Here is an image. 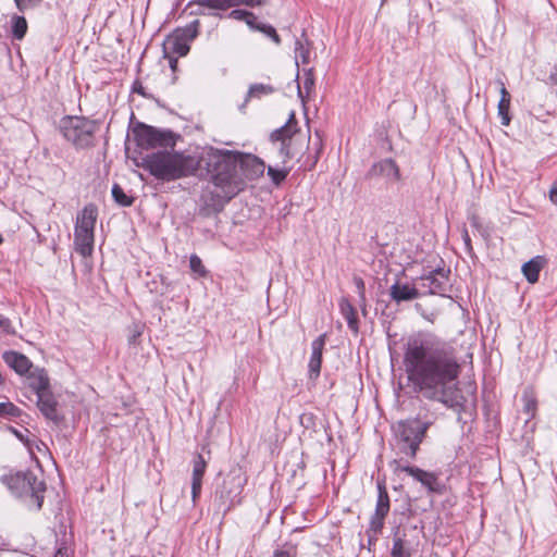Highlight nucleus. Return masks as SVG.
Instances as JSON below:
<instances>
[{"label": "nucleus", "mask_w": 557, "mask_h": 557, "mask_svg": "<svg viewBox=\"0 0 557 557\" xmlns=\"http://www.w3.org/2000/svg\"><path fill=\"white\" fill-rule=\"evenodd\" d=\"M200 5H206L210 12L226 11L231 8L230 0H197Z\"/></svg>", "instance_id": "32"}, {"label": "nucleus", "mask_w": 557, "mask_h": 557, "mask_svg": "<svg viewBox=\"0 0 557 557\" xmlns=\"http://www.w3.org/2000/svg\"><path fill=\"white\" fill-rule=\"evenodd\" d=\"M189 267L193 272L197 273L200 276L206 275V269L202 264L201 259L197 255H191L189 258Z\"/></svg>", "instance_id": "38"}, {"label": "nucleus", "mask_w": 557, "mask_h": 557, "mask_svg": "<svg viewBox=\"0 0 557 557\" xmlns=\"http://www.w3.org/2000/svg\"><path fill=\"white\" fill-rule=\"evenodd\" d=\"M542 267V257H535L522 265V273L529 283L534 284L539 281Z\"/></svg>", "instance_id": "26"}, {"label": "nucleus", "mask_w": 557, "mask_h": 557, "mask_svg": "<svg viewBox=\"0 0 557 557\" xmlns=\"http://www.w3.org/2000/svg\"><path fill=\"white\" fill-rule=\"evenodd\" d=\"M112 197L116 203L122 207H129L134 202V198L125 194L119 184H114L111 190Z\"/></svg>", "instance_id": "28"}, {"label": "nucleus", "mask_w": 557, "mask_h": 557, "mask_svg": "<svg viewBox=\"0 0 557 557\" xmlns=\"http://www.w3.org/2000/svg\"><path fill=\"white\" fill-rule=\"evenodd\" d=\"M244 22L252 30H258L259 26L261 24L260 22L257 21V16L252 12H249V15H247V17Z\"/></svg>", "instance_id": "45"}, {"label": "nucleus", "mask_w": 557, "mask_h": 557, "mask_svg": "<svg viewBox=\"0 0 557 557\" xmlns=\"http://www.w3.org/2000/svg\"><path fill=\"white\" fill-rule=\"evenodd\" d=\"M133 134L137 146L146 150L154 148L173 150L181 138V135L170 129H160L144 123H138L133 128Z\"/></svg>", "instance_id": "7"}, {"label": "nucleus", "mask_w": 557, "mask_h": 557, "mask_svg": "<svg viewBox=\"0 0 557 557\" xmlns=\"http://www.w3.org/2000/svg\"><path fill=\"white\" fill-rule=\"evenodd\" d=\"M250 11L242 10V9H235L230 12L228 17L236 20V21H245L247 15H249Z\"/></svg>", "instance_id": "44"}, {"label": "nucleus", "mask_w": 557, "mask_h": 557, "mask_svg": "<svg viewBox=\"0 0 557 557\" xmlns=\"http://www.w3.org/2000/svg\"><path fill=\"white\" fill-rule=\"evenodd\" d=\"M0 329L5 331L9 334H14V330L12 329V324L9 318L4 317L0 313Z\"/></svg>", "instance_id": "46"}, {"label": "nucleus", "mask_w": 557, "mask_h": 557, "mask_svg": "<svg viewBox=\"0 0 557 557\" xmlns=\"http://www.w3.org/2000/svg\"><path fill=\"white\" fill-rule=\"evenodd\" d=\"M58 128L63 138L79 150L95 146L99 125L85 116L66 115L60 120Z\"/></svg>", "instance_id": "6"}, {"label": "nucleus", "mask_w": 557, "mask_h": 557, "mask_svg": "<svg viewBox=\"0 0 557 557\" xmlns=\"http://www.w3.org/2000/svg\"><path fill=\"white\" fill-rule=\"evenodd\" d=\"M450 269L436 268L426 274H422L418 280L421 282L420 287L424 289V294L447 296L451 290Z\"/></svg>", "instance_id": "9"}, {"label": "nucleus", "mask_w": 557, "mask_h": 557, "mask_svg": "<svg viewBox=\"0 0 557 557\" xmlns=\"http://www.w3.org/2000/svg\"><path fill=\"white\" fill-rule=\"evenodd\" d=\"M309 54H310L309 49L307 47H305V45L302 44V41L300 39H297L295 42L296 62H298V60H301L302 63H305V64L308 63Z\"/></svg>", "instance_id": "35"}, {"label": "nucleus", "mask_w": 557, "mask_h": 557, "mask_svg": "<svg viewBox=\"0 0 557 557\" xmlns=\"http://www.w3.org/2000/svg\"><path fill=\"white\" fill-rule=\"evenodd\" d=\"M354 283L357 287L360 301L364 302L366 301V284H364L363 280L359 276H355Z\"/></svg>", "instance_id": "43"}, {"label": "nucleus", "mask_w": 557, "mask_h": 557, "mask_svg": "<svg viewBox=\"0 0 557 557\" xmlns=\"http://www.w3.org/2000/svg\"><path fill=\"white\" fill-rule=\"evenodd\" d=\"M404 364L413 391L460 413L466 398L458 388L461 364L456 348L430 333L407 341Z\"/></svg>", "instance_id": "1"}, {"label": "nucleus", "mask_w": 557, "mask_h": 557, "mask_svg": "<svg viewBox=\"0 0 557 557\" xmlns=\"http://www.w3.org/2000/svg\"><path fill=\"white\" fill-rule=\"evenodd\" d=\"M199 26V20H195L183 28H176L174 33H176L189 44L198 36Z\"/></svg>", "instance_id": "27"}, {"label": "nucleus", "mask_w": 557, "mask_h": 557, "mask_svg": "<svg viewBox=\"0 0 557 557\" xmlns=\"http://www.w3.org/2000/svg\"><path fill=\"white\" fill-rule=\"evenodd\" d=\"M190 10V15H211V16H218L219 14L215 12H206V5H200L197 3V0H191L187 3L185 10Z\"/></svg>", "instance_id": "36"}, {"label": "nucleus", "mask_w": 557, "mask_h": 557, "mask_svg": "<svg viewBox=\"0 0 557 557\" xmlns=\"http://www.w3.org/2000/svg\"><path fill=\"white\" fill-rule=\"evenodd\" d=\"M98 211L96 206L87 205L79 212L76 219L75 230L74 231H86L94 232L95 225L97 221Z\"/></svg>", "instance_id": "21"}, {"label": "nucleus", "mask_w": 557, "mask_h": 557, "mask_svg": "<svg viewBox=\"0 0 557 557\" xmlns=\"http://www.w3.org/2000/svg\"><path fill=\"white\" fill-rule=\"evenodd\" d=\"M140 334H141V332H140L138 329H136V330L132 333V335H129V337H128V343H129V344H136L137 338L140 336Z\"/></svg>", "instance_id": "51"}, {"label": "nucleus", "mask_w": 557, "mask_h": 557, "mask_svg": "<svg viewBox=\"0 0 557 557\" xmlns=\"http://www.w3.org/2000/svg\"><path fill=\"white\" fill-rule=\"evenodd\" d=\"M258 32L264 34L265 36L270 37L276 45L281 44V38L278 34L276 33L275 28L270 24L261 23L259 26Z\"/></svg>", "instance_id": "37"}, {"label": "nucleus", "mask_w": 557, "mask_h": 557, "mask_svg": "<svg viewBox=\"0 0 557 557\" xmlns=\"http://www.w3.org/2000/svg\"><path fill=\"white\" fill-rule=\"evenodd\" d=\"M207 462L203 457L198 454L193 461V476H191V497L194 503L199 497L202 485V478L205 475Z\"/></svg>", "instance_id": "20"}, {"label": "nucleus", "mask_w": 557, "mask_h": 557, "mask_svg": "<svg viewBox=\"0 0 557 557\" xmlns=\"http://www.w3.org/2000/svg\"><path fill=\"white\" fill-rule=\"evenodd\" d=\"M189 44L174 32L165 39L163 44L165 55L173 54L177 57H185L189 52Z\"/></svg>", "instance_id": "22"}, {"label": "nucleus", "mask_w": 557, "mask_h": 557, "mask_svg": "<svg viewBox=\"0 0 557 557\" xmlns=\"http://www.w3.org/2000/svg\"><path fill=\"white\" fill-rule=\"evenodd\" d=\"M3 239H2V236L0 235V245L2 244Z\"/></svg>", "instance_id": "54"}, {"label": "nucleus", "mask_w": 557, "mask_h": 557, "mask_svg": "<svg viewBox=\"0 0 557 557\" xmlns=\"http://www.w3.org/2000/svg\"><path fill=\"white\" fill-rule=\"evenodd\" d=\"M523 411L528 414L529 419L533 418L536 411V399L533 392L525 389L522 395Z\"/></svg>", "instance_id": "29"}, {"label": "nucleus", "mask_w": 557, "mask_h": 557, "mask_svg": "<svg viewBox=\"0 0 557 557\" xmlns=\"http://www.w3.org/2000/svg\"><path fill=\"white\" fill-rule=\"evenodd\" d=\"M25 379L27 387L30 388L35 395L51 387L49 375L44 368L34 367L30 372L25 375Z\"/></svg>", "instance_id": "18"}, {"label": "nucleus", "mask_w": 557, "mask_h": 557, "mask_svg": "<svg viewBox=\"0 0 557 557\" xmlns=\"http://www.w3.org/2000/svg\"><path fill=\"white\" fill-rule=\"evenodd\" d=\"M57 557H63V553H62L61 550H59V552L57 553Z\"/></svg>", "instance_id": "53"}, {"label": "nucleus", "mask_w": 557, "mask_h": 557, "mask_svg": "<svg viewBox=\"0 0 557 557\" xmlns=\"http://www.w3.org/2000/svg\"><path fill=\"white\" fill-rule=\"evenodd\" d=\"M462 238H463L465 246H466L468 252H471L472 251V245H471V239H470V236H469L467 230L463 231Z\"/></svg>", "instance_id": "50"}, {"label": "nucleus", "mask_w": 557, "mask_h": 557, "mask_svg": "<svg viewBox=\"0 0 557 557\" xmlns=\"http://www.w3.org/2000/svg\"><path fill=\"white\" fill-rule=\"evenodd\" d=\"M42 0H14L18 11L24 12L28 9L38 7Z\"/></svg>", "instance_id": "40"}, {"label": "nucleus", "mask_w": 557, "mask_h": 557, "mask_svg": "<svg viewBox=\"0 0 557 557\" xmlns=\"http://www.w3.org/2000/svg\"><path fill=\"white\" fill-rule=\"evenodd\" d=\"M238 171L244 181V187L248 181H256L261 177L265 170V163L259 157L251 153L236 151Z\"/></svg>", "instance_id": "11"}, {"label": "nucleus", "mask_w": 557, "mask_h": 557, "mask_svg": "<svg viewBox=\"0 0 557 557\" xmlns=\"http://www.w3.org/2000/svg\"><path fill=\"white\" fill-rule=\"evenodd\" d=\"M145 169L158 180L171 182L194 175L201 166L200 157L178 151H158L144 158Z\"/></svg>", "instance_id": "3"}, {"label": "nucleus", "mask_w": 557, "mask_h": 557, "mask_svg": "<svg viewBox=\"0 0 557 557\" xmlns=\"http://www.w3.org/2000/svg\"><path fill=\"white\" fill-rule=\"evenodd\" d=\"M431 425H433V420L422 419L420 416L394 423L393 431L400 451L414 459Z\"/></svg>", "instance_id": "4"}, {"label": "nucleus", "mask_w": 557, "mask_h": 557, "mask_svg": "<svg viewBox=\"0 0 557 557\" xmlns=\"http://www.w3.org/2000/svg\"><path fill=\"white\" fill-rule=\"evenodd\" d=\"M389 511V496L385 485L377 483V500L374 515L370 521V528L373 532L379 533L383 529L384 519Z\"/></svg>", "instance_id": "15"}, {"label": "nucleus", "mask_w": 557, "mask_h": 557, "mask_svg": "<svg viewBox=\"0 0 557 557\" xmlns=\"http://www.w3.org/2000/svg\"><path fill=\"white\" fill-rule=\"evenodd\" d=\"M36 405L47 420L53 422L55 425L61 423L63 417L59 413V403L51 387L36 394Z\"/></svg>", "instance_id": "13"}, {"label": "nucleus", "mask_w": 557, "mask_h": 557, "mask_svg": "<svg viewBox=\"0 0 557 557\" xmlns=\"http://www.w3.org/2000/svg\"><path fill=\"white\" fill-rule=\"evenodd\" d=\"M314 87V78L312 76L311 70L306 74V77L304 79V88L306 89L307 94L311 92V90Z\"/></svg>", "instance_id": "47"}, {"label": "nucleus", "mask_w": 557, "mask_h": 557, "mask_svg": "<svg viewBox=\"0 0 557 557\" xmlns=\"http://www.w3.org/2000/svg\"><path fill=\"white\" fill-rule=\"evenodd\" d=\"M274 92V88L268 84H252L249 87L247 97L248 98H260L262 96L271 95Z\"/></svg>", "instance_id": "33"}, {"label": "nucleus", "mask_w": 557, "mask_h": 557, "mask_svg": "<svg viewBox=\"0 0 557 557\" xmlns=\"http://www.w3.org/2000/svg\"><path fill=\"white\" fill-rule=\"evenodd\" d=\"M243 487L244 481L239 475L228 473L224 478L222 485L215 491V497L220 499L225 511L239 504Z\"/></svg>", "instance_id": "10"}, {"label": "nucleus", "mask_w": 557, "mask_h": 557, "mask_svg": "<svg viewBox=\"0 0 557 557\" xmlns=\"http://www.w3.org/2000/svg\"><path fill=\"white\" fill-rule=\"evenodd\" d=\"M3 361L12 369L15 373L21 376H25L34 368L33 362L27 356L15 350H8L2 354Z\"/></svg>", "instance_id": "17"}, {"label": "nucleus", "mask_w": 557, "mask_h": 557, "mask_svg": "<svg viewBox=\"0 0 557 557\" xmlns=\"http://www.w3.org/2000/svg\"><path fill=\"white\" fill-rule=\"evenodd\" d=\"M164 58H166L169 60V65H170L171 70L173 72H175L176 67H177V62H178L177 58L173 54H168V55L164 54Z\"/></svg>", "instance_id": "49"}, {"label": "nucleus", "mask_w": 557, "mask_h": 557, "mask_svg": "<svg viewBox=\"0 0 557 557\" xmlns=\"http://www.w3.org/2000/svg\"><path fill=\"white\" fill-rule=\"evenodd\" d=\"M289 172H290V168L276 169V168L269 165L267 174L270 177L271 182L274 185L278 186L286 180Z\"/></svg>", "instance_id": "30"}, {"label": "nucleus", "mask_w": 557, "mask_h": 557, "mask_svg": "<svg viewBox=\"0 0 557 557\" xmlns=\"http://www.w3.org/2000/svg\"><path fill=\"white\" fill-rule=\"evenodd\" d=\"M20 410L16 406H14L12 403H0V416H10V417H16L18 414Z\"/></svg>", "instance_id": "39"}, {"label": "nucleus", "mask_w": 557, "mask_h": 557, "mask_svg": "<svg viewBox=\"0 0 557 557\" xmlns=\"http://www.w3.org/2000/svg\"><path fill=\"white\" fill-rule=\"evenodd\" d=\"M392 557H410L411 550L401 537H395L391 552Z\"/></svg>", "instance_id": "31"}, {"label": "nucleus", "mask_w": 557, "mask_h": 557, "mask_svg": "<svg viewBox=\"0 0 557 557\" xmlns=\"http://www.w3.org/2000/svg\"><path fill=\"white\" fill-rule=\"evenodd\" d=\"M550 81L557 85V73H552L549 76Z\"/></svg>", "instance_id": "52"}, {"label": "nucleus", "mask_w": 557, "mask_h": 557, "mask_svg": "<svg viewBox=\"0 0 557 557\" xmlns=\"http://www.w3.org/2000/svg\"><path fill=\"white\" fill-rule=\"evenodd\" d=\"M267 0H230L231 8L246 5L250 8L260 7L265 3Z\"/></svg>", "instance_id": "41"}, {"label": "nucleus", "mask_w": 557, "mask_h": 557, "mask_svg": "<svg viewBox=\"0 0 557 557\" xmlns=\"http://www.w3.org/2000/svg\"><path fill=\"white\" fill-rule=\"evenodd\" d=\"M298 133L297 121L294 112H290L287 122L280 128L273 131L270 139L273 143L280 141L278 153L282 163L285 164L298 154L294 148V136Z\"/></svg>", "instance_id": "8"}, {"label": "nucleus", "mask_w": 557, "mask_h": 557, "mask_svg": "<svg viewBox=\"0 0 557 557\" xmlns=\"http://www.w3.org/2000/svg\"><path fill=\"white\" fill-rule=\"evenodd\" d=\"M341 313L345 318L348 327L355 333L359 332V320L355 307L347 298H342L339 301Z\"/></svg>", "instance_id": "25"}, {"label": "nucleus", "mask_w": 557, "mask_h": 557, "mask_svg": "<svg viewBox=\"0 0 557 557\" xmlns=\"http://www.w3.org/2000/svg\"><path fill=\"white\" fill-rule=\"evenodd\" d=\"M133 92H136V94H139V95L146 97L145 88L139 81L134 82Z\"/></svg>", "instance_id": "48"}, {"label": "nucleus", "mask_w": 557, "mask_h": 557, "mask_svg": "<svg viewBox=\"0 0 557 557\" xmlns=\"http://www.w3.org/2000/svg\"><path fill=\"white\" fill-rule=\"evenodd\" d=\"M27 32V22L23 16H15L13 18L12 33L14 38L23 39Z\"/></svg>", "instance_id": "34"}, {"label": "nucleus", "mask_w": 557, "mask_h": 557, "mask_svg": "<svg viewBox=\"0 0 557 557\" xmlns=\"http://www.w3.org/2000/svg\"><path fill=\"white\" fill-rule=\"evenodd\" d=\"M389 296L397 304L403 301H411L421 296V292L413 283L401 282L396 280L389 287Z\"/></svg>", "instance_id": "16"}, {"label": "nucleus", "mask_w": 557, "mask_h": 557, "mask_svg": "<svg viewBox=\"0 0 557 557\" xmlns=\"http://www.w3.org/2000/svg\"><path fill=\"white\" fill-rule=\"evenodd\" d=\"M236 157V151L213 147L208 148L200 157L210 175V182L215 188L211 194L219 199L218 202L221 206L244 189V181L238 171Z\"/></svg>", "instance_id": "2"}, {"label": "nucleus", "mask_w": 557, "mask_h": 557, "mask_svg": "<svg viewBox=\"0 0 557 557\" xmlns=\"http://www.w3.org/2000/svg\"><path fill=\"white\" fill-rule=\"evenodd\" d=\"M94 232L74 231L75 249L83 257L91 256L94 251Z\"/></svg>", "instance_id": "23"}, {"label": "nucleus", "mask_w": 557, "mask_h": 557, "mask_svg": "<svg viewBox=\"0 0 557 557\" xmlns=\"http://www.w3.org/2000/svg\"><path fill=\"white\" fill-rule=\"evenodd\" d=\"M395 463L396 471L406 472L408 475L412 476L414 481L421 483L429 493L441 494L443 492V485L440 482L437 474L434 472H429L414 466H401L397 461H395Z\"/></svg>", "instance_id": "12"}, {"label": "nucleus", "mask_w": 557, "mask_h": 557, "mask_svg": "<svg viewBox=\"0 0 557 557\" xmlns=\"http://www.w3.org/2000/svg\"><path fill=\"white\" fill-rule=\"evenodd\" d=\"M500 85V99L497 104V113L500 117V123L504 126H508L510 124L511 117L509 115V108H510V94L507 91L504 83L499 81Z\"/></svg>", "instance_id": "24"}, {"label": "nucleus", "mask_w": 557, "mask_h": 557, "mask_svg": "<svg viewBox=\"0 0 557 557\" xmlns=\"http://www.w3.org/2000/svg\"><path fill=\"white\" fill-rule=\"evenodd\" d=\"M368 177H382L387 184H394L400 181V170L397 163L386 158L372 164L368 171Z\"/></svg>", "instance_id": "14"}, {"label": "nucleus", "mask_w": 557, "mask_h": 557, "mask_svg": "<svg viewBox=\"0 0 557 557\" xmlns=\"http://www.w3.org/2000/svg\"><path fill=\"white\" fill-rule=\"evenodd\" d=\"M297 549L294 546H287L275 549L273 557H296Z\"/></svg>", "instance_id": "42"}, {"label": "nucleus", "mask_w": 557, "mask_h": 557, "mask_svg": "<svg viewBox=\"0 0 557 557\" xmlns=\"http://www.w3.org/2000/svg\"><path fill=\"white\" fill-rule=\"evenodd\" d=\"M326 341V334H321L311 344V357L309 360L310 377H318L321 371L322 352Z\"/></svg>", "instance_id": "19"}, {"label": "nucleus", "mask_w": 557, "mask_h": 557, "mask_svg": "<svg viewBox=\"0 0 557 557\" xmlns=\"http://www.w3.org/2000/svg\"><path fill=\"white\" fill-rule=\"evenodd\" d=\"M2 482L17 497L27 504L34 505L38 510L42 507L46 483L32 471H18L2 476Z\"/></svg>", "instance_id": "5"}]
</instances>
